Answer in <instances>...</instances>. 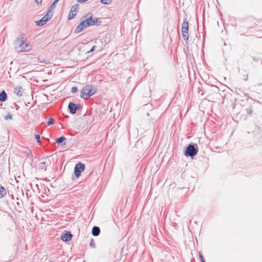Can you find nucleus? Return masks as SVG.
<instances>
[{
  "label": "nucleus",
  "instance_id": "1",
  "mask_svg": "<svg viewBox=\"0 0 262 262\" xmlns=\"http://www.w3.org/2000/svg\"><path fill=\"white\" fill-rule=\"evenodd\" d=\"M85 19L81 22L76 28L75 30L76 33H79L88 27L96 24V22L98 20L97 18H96L95 20L93 19L92 13L88 14L85 16Z\"/></svg>",
  "mask_w": 262,
  "mask_h": 262
},
{
  "label": "nucleus",
  "instance_id": "2",
  "mask_svg": "<svg viewBox=\"0 0 262 262\" xmlns=\"http://www.w3.org/2000/svg\"><path fill=\"white\" fill-rule=\"evenodd\" d=\"M31 48V45L27 41V39L24 35L19 36L15 41V49L18 52H27Z\"/></svg>",
  "mask_w": 262,
  "mask_h": 262
},
{
  "label": "nucleus",
  "instance_id": "3",
  "mask_svg": "<svg viewBox=\"0 0 262 262\" xmlns=\"http://www.w3.org/2000/svg\"><path fill=\"white\" fill-rule=\"evenodd\" d=\"M96 92V89L92 85H87L81 90V97L84 99H87L93 95Z\"/></svg>",
  "mask_w": 262,
  "mask_h": 262
},
{
  "label": "nucleus",
  "instance_id": "4",
  "mask_svg": "<svg viewBox=\"0 0 262 262\" xmlns=\"http://www.w3.org/2000/svg\"><path fill=\"white\" fill-rule=\"evenodd\" d=\"M53 13L51 10H48L47 14L39 20L36 22L38 26H42L45 25L52 16Z\"/></svg>",
  "mask_w": 262,
  "mask_h": 262
},
{
  "label": "nucleus",
  "instance_id": "5",
  "mask_svg": "<svg viewBox=\"0 0 262 262\" xmlns=\"http://www.w3.org/2000/svg\"><path fill=\"white\" fill-rule=\"evenodd\" d=\"M188 28V23L186 20H184L182 25V33L183 37L185 40H187L189 38Z\"/></svg>",
  "mask_w": 262,
  "mask_h": 262
},
{
  "label": "nucleus",
  "instance_id": "6",
  "mask_svg": "<svg viewBox=\"0 0 262 262\" xmlns=\"http://www.w3.org/2000/svg\"><path fill=\"white\" fill-rule=\"evenodd\" d=\"M84 168L85 166L83 163L79 162L76 164L74 168V174L76 177L79 178L81 175V172L84 170Z\"/></svg>",
  "mask_w": 262,
  "mask_h": 262
},
{
  "label": "nucleus",
  "instance_id": "7",
  "mask_svg": "<svg viewBox=\"0 0 262 262\" xmlns=\"http://www.w3.org/2000/svg\"><path fill=\"white\" fill-rule=\"evenodd\" d=\"M198 152V150L195 148L194 146L192 145H189L186 148L185 155L186 156H193Z\"/></svg>",
  "mask_w": 262,
  "mask_h": 262
},
{
  "label": "nucleus",
  "instance_id": "8",
  "mask_svg": "<svg viewBox=\"0 0 262 262\" xmlns=\"http://www.w3.org/2000/svg\"><path fill=\"white\" fill-rule=\"evenodd\" d=\"M79 7V5L75 4L71 7L69 14V19L70 20L73 19L75 17L78 12Z\"/></svg>",
  "mask_w": 262,
  "mask_h": 262
},
{
  "label": "nucleus",
  "instance_id": "9",
  "mask_svg": "<svg viewBox=\"0 0 262 262\" xmlns=\"http://www.w3.org/2000/svg\"><path fill=\"white\" fill-rule=\"evenodd\" d=\"M68 107L70 109V113L72 114H74L76 113V110L80 107L79 105H75L73 102H70L69 104Z\"/></svg>",
  "mask_w": 262,
  "mask_h": 262
},
{
  "label": "nucleus",
  "instance_id": "10",
  "mask_svg": "<svg viewBox=\"0 0 262 262\" xmlns=\"http://www.w3.org/2000/svg\"><path fill=\"white\" fill-rule=\"evenodd\" d=\"M72 235L70 232H66L61 235V238L63 241L68 242L71 239Z\"/></svg>",
  "mask_w": 262,
  "mask_h": 262
},
{
  "label": "nucleus",
  "instance_id": "11",
  "mask_svg": "<svg viewBox=\"0 0 262 262\" xmlns=\"http://www.w3.org/2000/svg\"><path fill=\"white\" fill-rule=\"evenodd\" d=\"M14 93L18 97H21L23 94V90L22 87L17 85L14 88Z\"/></svg>",
  "mask_w": 262,
  "mask_h": 262
},
{
  "label": "nucleus",
  "instance_id": "12",
  "mask_svg": "<svg viewBox=\"0 0 262 262\" xmlns=\"http://www.w3.org/2000/svg\"><path fill=\"white\" fill-rule=\"evenodd\" d=\"M100 229L99 227L95 226L92 229V234L94 236H97L100 233Z\"/></svg>",
  "mask_w": 262,
  "mask_h": 262
},
{
  "label": "nucleus",
  "instance_id": "13",
  "mask_svg": "<svg viewBox=\"0 0 262 262\" xmlns=\"http://www.w3.org/2000/svg\"><path fill=\"white\" fill-rule=\"evenodd\" d=\"M6 194V189L0 185V199L3 198Z\"/></svg>",
  "mask_w": 262,
  "mask_h": 262
},
{
  "label": "nucleus",
  "instance_id": "14",
  "mask_svg": "<svg viewBox=\"0 0 262 262\" xmlns=\"http://www.w3.org/2000/svg\"><path fill=\"white\" fill-rule=\"evenodd\" d=\"M6 98H7L6 93L4 91H3L0 94V101H4L6 100Z\"/></svg>",
  "mask_w": 262,
  "mask_h": 262
},
{
  "label": "nucleus",
  "instance_id": "15",
  "mask_svg": "<svg viewBox=\"0 0 262 262\" xmlns=\"http://www.w3.org/2000/svg\"><path fill=\"white\" fill-rule=\"evenodd\" d=\"M59 0H55V1L51 4V5L50 7V9L49 10H51L52 12H53L54 9L56 7V4L57 3V2Z\"/></svg>",
  "mask_w": 262,
  "mask_h": 262
},
{
  "label": "nucleus",
  "instance_id": "16",
  "mask_svg": "<svg viewBox=\"0 0 262 262\" xmlns=\"http://www.w3.org/2000/svg\"><path fill=\"white\" fill-rule=\"evenodd\" d=\"M100 2L105 5H108L112 2V0H100Z\"/></svg>",
  "mask_w": 262,
  "mask_h": 262
},
{
  "label": "nucleus",
  "instance_id": "17",
  "mask_svg": "<svg viewBox=\"0 0 262 262\" xmlns=\"http://www.w3.org/2000/svg\"><path fill=\"white\" fill-rule=\"evenodd\" d=\"M66 140V138L64 137H60V138H58L56 142L57 143H60L61 142H62L64 140Z\"/></svg>",
  "mask_w": 262,
  "mask_h": 262
},
{
  "label": "nucleus",
  "instance_id": "18",
  "mask_svg": "<svg viewBox=\"0 0 262 262\" xmlns=\"http://www.w3.org/2000/svg\"><path fill=\"white\" fill-rule=\"evenodd\" d=\"M54 123V120L52 118H50L49 119V121L47 122V124L49 126L53 125Z\"/></svg>",
  "mask_w": 262,
  "mask_h": 262
},
{
  "label": "nucleus",
  "instance_id": "19",
  "mask_svg": "<svg viewBox=\"0 0 262 262\" xmlns=\"http://www.w3.org/2000/svg\"><path fill=\"white\" fill-rule=\"evenodd\" d=\"M46 166L45 165V162H42L40 164L39 166V167L38 168L39 169H46Z\"/></svg>",
  "mask_w": 262,
  "mask_h": 262
},
{
  "label": "nucleus",
  "instance_id": "20",
  "mask_svg": "<svg viewBox=\"0 0 262 262\" xmlns=\"http://www.w3.org/2000/svg\"><path fill=\"white\" fill-rule=\"evenodd\" d=\"M35 139H36L37 140V142L38 143H40V136L38 134H36L35 135Z\"/></svg>",
  "mask_w": 262,
  "mask_h": 262
},
{
  "label": "nucleus",
  "instance_id": "21",
  "mask_svg": "<svg viewBox=\"0 0 262 262\" xmlns=\"http://www.w3.org/2000/svg\"><path fill=\"white\" fill-rule=\"evenodd\" d=\"M199 256L201 259L202 262H205L204 258L201 252H200V253H199Z\"/></svg>",
  "mask_w": 262,
  "mask_h": 262
},
{
  "label": "nucleus",
  "instance_id": "22",
  "mask_svg": "<svg viewBox=\"0 0 262 262\" xmlns=\"http://www.w3.org/2000/svg\"><path fill=\"white\" fill-rule=\"evenodd\" d=\"M5 118L6 120H8L9 119H11L12 115L9 113L6 116H5Z\"/></svg>",
  "mask_w": 262,
  "mask_h": 262
},
{
  "label": "nucleus",
  "instance_id": "23",
  "mask_svg": "<svg viewBox=\"0 0 262 262\" xmlns=\"http://www.w3.org/2000/svg\"><path fill=\"white\" fill-rule=\"evenodd\" d=\"M78 3H82L88 1L89 0H77Z\"/></svg>",
  "mask_w": 262,
  "mask_h": 262
},
{
  "label": "nucleus",
  "instance_id": "24",
  "mask_svg": "<svg viewBox=\"0 0 262 262\" xmlns=\"http://www.w3.org/2000/svg\"><path fill=\"white\" fill-rule=\"evenodd\" d=\"M35 2L37 5H40L42 2V0H35Z\"/></svg>",
  "mask_w": 262,
  "mask_h": 262
},
{
  "label": "nucleus",
  "instance_id": "25",
  "mask_svg": "<svg viewBox=\"0 0 262 262\" xmlns=\"http://www.w3.org/2000/svg\"><path fill=\"white\" fill-rule=\"evenodd\" d=\"M94 241H93V239H91V242H90V246H91V247H93V246H94Z\"/></svg>",
  "mask_w": 262,
  "mask_h": 262
},
{
  "label": "nucleus",
  "instance_id": "26",
  "mask_svg": "<svg viewBox=\"0 0 262 262\" xmlns=\"http://www.w3.org/2000/svg\"><path fill=\"white\" fill-rule=\"evenodd\" d=\"M95 48H96V46H94L92 47V48L90 50V51H89L88 52H91L95 50Z\"/></svg>",
  "mask_w": 262,
  "mask_h": 262
},
{
  "label": "nucleus",
  "instance_id": "27",
  "mask_svg": "<svg viewBox=\"0 0 262 262\" xmlns=\"http://www.w3.org/2000/svg\"><path fill=\"white\" fill-rule=\"evenodd\" d=\"M72 90H73V92H76L77 91V88H73Z\"/></svg>",
  "mask_w": 262,
  "mask_h": 262
}]
</instances>
